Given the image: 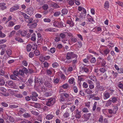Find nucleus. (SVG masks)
<instances>
[{"instance_id": "bf43d9fd", "label": "nucleus", "mask_w": 123, "mask_h": 123, "mask_svg": "<svg viewBox=\"0 0 123 123\" xmlns=\"http://www.w3.org/2000/svg\"><path fill=\"white\" fill-rule=\"evenodd\" d=\"M52 65L53 67L56 68L58 66V64L57 62H55L52 64Z\"/></svg>"}, {"instance_id": "79ce46f5", "label": "nucleus", "mask_w": 123, "mask_h": 123, "mask_svg": "<svg viewBox=\"0 0 123 123\" xmlns=\"http://www.w3.org/2000/svg\"><path fill=\"white\" fill-rule=\"evenodd\" d=\"M5 82L4 80L3 79H0V85H3L5 84Z\"/></svg>"}, {"instance_id": "6e6d98bb", "label": "nucleus", "mask_w": 123, "mask_h": 123, "mask_svg": "<svg viewBox=\"0 0 123 123\" xmlns=\"http://www.w3.org/2000/svg\"><path fill=\"white\" fill-rule=\"evenodd\" d=\"M116 3L118 4L119 6L123 7V3L119 1L116 2Z\"/></svg>"}, {"instance_id": "c03bdc74", "label": "nucleus", "mask_w": 123, "mask_h": 123, "mask_svg": "<svg viewBox=\"0 0 123 123\" xmlns=\"http://www.w3.org/2000/svg\"><path fill=\"white\" fill-rule=\"evenodd\" d=\"M60 77L61 79L63 81L65 80L66 77L65 76L64 74H62L61 75Z\"/></svg>"}, {"instance_id": "338daca9", "label": "nucleus", "mask_w": 123, "mask_h": 123, "mask_svg": "<svg viewBox=\"0 0 123 123\" xmlns=\"http://www.w3.org/2000/svg\"><path fill=\"white\" fill-rule=\"evenodd\" d=\"M83 86L84 88H87L88 86V85L87 83L85 82H83Z\"/></svg>"}, {"instance_id": "4d7b16f0", "label": "nucleus", "mask_w": 123, "mask_h": 123, "mask_svg": "<svg viewBox=\"0 0 123 123\" xmlns=\"http://www.w3.org/2000/svg\"><path fill=\"white\" fill-rule=\"evenodd\" d=\"M0 91L3 92H5L6 91V90L4 87H0Z\"/></svg>"}, {"instance_id": "c756f323", "label": "nucleus", "mask_w": 123, "mask_h": 123, "mask_svg": "<svg viewBox=\"0 0 123 123\" xmlns=\"http://www.w3.org/2000/svg\"><path fill=\"white\" fill-rule=\"evenodd\" d=\"M97 104V102L95 101L94 102L93 105V106L92 108V110L93 111H95L96 109Z\"/></svg>"}, {"instance_id": "412c9836", "label": "nucleus", "mask_w": 123, "mask_h": 123, "mask_svg": "<svg viewBox=\"0 0 123 123\" xmlns=\"http://www.w3.org/2000/svg\"><path fill=\"white\" fill-rule=\"evenodd\" d=\"M19 14L22 15H23L24 18L27 19L28 18L29 16L27 15L25 13L21 12H19Z\"/></svg>"}, {"instance_id": "4c0bfd02", "label": "nucleus", "mask_w": 123, "mask_h": 123, "mask_svg": "<svg viewBox=\"0 0 123 123\" xmlns=\"http://www.w3.org/2000/svg\"><path fill=\"white\" fill-rule=\"evenodd\" d=\"M53 82L55 84H56L59 82V79L57 78L53 80Z\"/></svg>"}, {"instance_id": "9b49d317", "label": "nucleus", "mask_w": 123, "mask_h": 123, "mask_svg": "<svg viewBox=\"0 0 123 123\" xmlns=\"http://www.w3.org/2000/svg\"><path fill=\"white\" fill-rule=\"evenodd\" d=\"M91 115V114L90 113H86L84 114V117L86 121H87L89 119Z\"/></svg>"}, {"instance_id": "4be33fe9", "label": "nucleus", "mask_w": 123, "mask_h": 123, "mask_svg": "<svg viewBox=\"0 0 123 123\" xmlns=\"http://www.w3.org/2000/svg\"><path fill=\"white\" fill-rule=\"evenodd\" d=\"M10 77L11 79L13 80H18V79L14 75H11L10 76Z\"/></svg>"}, {"instance_id": "7ed1b4c3", "label": "nucleus", "mask_w": 123, "mask_h": 123, "mask_svg": "<svg viewBox=\"0 0 123 123\" xmlns=\"http://www.w3.org/2000/svg\"><path fill=\"white\" fill-rule=\"evenodd\" d=\"M110 95L108 91H106L104 92L103 94V98L105 100H106L109 98Z\"/></svg>"}, {"instance_id": "8fccbe9b", "label": "nucleus", "mask_w": 123, "mask_h": 123, "mask_svg": "<svg viewBox=\"0 0 123 123\" xmlns=\"http://www.w3.org/2000/svg\"><path fill=\"white\" fill-rule=\"evenodd\" d=\"M18 74L21 76H23L24 74V72L22 70H21L18 71Z\"/></svg>"}, {"instance_id": "cd10ccee", "label": "nucleus", "mask_w": 123, "mask_h": 123, "mask_svg": "<svg viewBox=\"0 0 123 123\" xmlns=\"http://www.w3.org/2000/svg\"><path fill=\"white\" fill-rule=\"evenodd\" d=\"M32 46L30 44H28L26 46V49L28 51H31Z\"/></svg>"}, {"instance_id": "5fc2aeb1", "label": "nucleus", "mask_w": 123, "mask_h": 123, "mask_svg": "<svg viewBox=\"0 0 123 123\" xmlns=\"http://www.w3.org/2000/svg\"><path fill=\"white\" fill-rule=\"evenodd\" d=\"M102 62H101V64L102 66H104L106 64V62L104 59L102 60Z\"/></svg>"}, {"instance_id": "e433bc0d", "label": "nucleus", "mask_w": 123, "mask_h": 123, "mask_svg": "<svg viewBox=\"0 0 123 123\" xmlns=\"http://www.w3.org/2000/svg\"><path fill=\"white\" fill-rule=\"evenodd\" d=\"M36 35L34 33H33V34L32 35L31 38V40L33 41H35L36 39Z\"/></svg>"}, {"instance_id": "052dcab7", "label": "nucleus", "mask_w": 123, "mask_h": 123, "mask_svg": "<svg viewBox=\"0 0 123 123\" xmlns=\"http://www.w3.org/2000/svg\"><path fill=\"white\" fill-rule=\"evenodd\" d=\"M37 97L34 96H31V99L33 101H37Z\"/></svg>"}, {"instance_id": "f03ea898", "label": "nucleus", "mask_w": 123, "mask_h": 123, "mask_svg": "<svg viewBox=\"0 0 123 123\" xmlns=\"http://www.w3.org/2000/svg\"><path fill=\"white\" fill-rule=\"evenodd\" d=\"M96 87L100 91H102L105 90V87L103 86H100L99 81L97 82L96 84Z\"/></svg>"}, {"instance_id": "39448f33", "label": "nucleus", "mask_w": 123, "mask_h": 123, "mask_svg": "<svg viewBox=\"0 0 123 123\" xmlns=\"http://www.w3.org/2000/svg\"><path fill=\"white\" fill-rule=\"evenodd\" d=\"M63 23L62 22L59 23L58 21H55L53 23V25L55 26L58 27H62L63 26Z\"/></svg>"}, {"instance_id": "bb28decb", "label": "nucleus", "mask_w": 123, "mask_h": 123, "mask_svg": "<svg viewBox=\"0 0 123 123\" xmlns=\"http://www.w3.org/2000/svg\"><path fill=\"white\" fill-rule=\"evenodd\" d=\"M15 25V23L14 22L12 21H10L8 23V27H12L13 26Z\"/></svg>"}, {"instance_id": "2eb2a0df", "label": "nucleus", "mask_w": 123, "mask_h": 123, "mask_svg": "<svg viewBox=\"0 0 123 123\" xmlns=\"http://www.w3.org/2000/svg\"><path fill=\"white\" fill-rule=\"evenodd\" d=\"M19 8V7L18 6H14L11 8L10 10L11 12H13L18 9Z\"/></svg>"}, {"instance_id": "b1692460", "label": "nucleus", "mask_w": 123, "mask_h": 123, "mask_svg": "<svg viewBox=\"0 0 123 123\" xmlns=\"http://www.w3.org/2000/svg\"><path fill=\"white\" fill-rule=\"evenodd\" d=\"M112 103L111 100L109 99L106 102V103L105 104V106H108L110 105Z\"/></svg>"}, {"instance_id": "393cba45", "label": "nucleus", "mask_w": 123, "mask_h": 123, "mask_svg": "<svg viewBox=\"0 0 123 123\" xmlns=\"http://www.w3.org/2000/svg\"><path fill=\"white\" fill-rule=\"evenodd\" d=\"M99 71L101 73H104L107 71V69L105 68L102 67L99 69Z\"/></svg>"}, {"instance_id": "ddd939ff", "label": "nucleus", "mask_w": 123, "mask_h": 123, "mask_svg": "<svg viewBox=\"0 0 123 123\" xmlns=\"http://www.w3.org/2000/svg\"><path fill=\"white\" fill-rule=\"evenodd\" d=\"M6 4L4 3H0V7L1 9L3 10L6 8V6H5Z\"/></svg>"}, {"instance_id": "1a4fd4ad", "label": "nucleus", "mask_w": 123, "mask_h": 123, "mask_svg": "<svg viewBox=\"0 0 123 123\" xmlns=\"http://www.w3.org/2000/svg\"><path fill=\"white\" fill-rule=\"evenodd\" d=\"M89 78L91 80L93 81L96 82V83L97 82L99 81H97L96 77L94 75H90L89 77Z\"/></svg>"}, {"instance_id": "3c124183", "label": "nucleus", "mask_w": 123, "mask_h": 123, "mask_svg": "<svg viewBox=\"0 0 123 123\" xmlns=\"http://www.w3.org/2000/svg\"><path fill=\"white\" fill-rule=\"evenodd\" d=\"M35 16L37 18H40L42 17V15L38 13L36 14Z\"/></svg>"}, {"instance_id": "c9c22d12", "label": "nucleus", "mask_w": 123, "mask_h": 123, "mask_svg": "<svg viewBox=\"0 0 123 123\" xmlns=\"http://www.w3.org/2000/svg\"><path fill=\"white\" fill-rule=\"evenodd\" d=\"M68 11L65 8L63 9L62 11V13L64 14H67L68 13Z\"/></svg>"}, {"instance_id": "20e7f679", "label": "nucleus", "mask_w": 123, "mask_h": 123, "mask_svg": "<svg viewBox=\"0 0 123 123\" xmlns=\"http://www.w3.org/2000/svg\"><path fill=\"white\" fill-rule=\"evenodd\" d=\"M26 12L30 15H32L33 13V9L31 7L28 8L26 9Z\"/></svg>"}, {"instance_id": "37998d69", "label": "nucleus", "mask_w": 123, "mask_h": 123, "mask_svg": "<svg viewBox=\"0 0 123 123\" xmlns=\"http://www.w3.org/2000/svg\"><path fill=\"white\" fill-rule=\"evenodd\" d=\"M15 39L17 41L20 43L22 42L23 41V40L22 39L19 37L15 38Z\"/></svg>"}, {"instance_id": "0e129e2a", "label": "nucleus", "mask_w": 123, "mask_h": 123, "mask_svg": "<svg viewBox=\"0 0 123 123\" xmlns=\"http://www.w3.org/2000/svg\"><path fill=\"white\" fill-rule=\"evenodd\" d=\"M15 96L16 97L18 98H21L23 97L22 95L21 94H17Z\"/></svg>"}, {"instance_id": "f257e3e1", "label": "nucleus", "mask_w": 123, "mask_h": 123, "mask_svg": "<svg viewBox=\"0 0 123 123\" xmlns=\"http://www.w3.org/2000/svg\"><path fill=\"white\" fill-rule=\"evenodd\" d=\"M56 101V98H51L48 99L46 104L48 106H50L54 104Z\"/></svg>"}, {"instance_id": "4468645a", "label": "nucleus", "mask_w": 123, "mask_h": 123, "mask_svg": "<svg viewBox=\"0 0 123 123\" xmlns=\"http://www.w3.org/2000/svg\"><path fill=\"white\" fill-rule=\"evenodd\" d=\"M44 85L46 86L49 88H51L52 87V85L48 81L45 82Z\"/></svg>"}, {"instance_id": "c85d7f7f", "label": "nucleus", "mask_w": 123, "mask_h": 123, "mask_svg": "<svg viewBox=\"0 0 123 123\" xmlns=\"http://www.w3.org/2000/svg\"><path fill=\"white\" fill-rule=\"evenodd\" d=\"M52 6L55 8H58L60 7L57 4L55 3H53L51 4Z\"/></svg>"}, {"instance_id": "13d9d810", "label": "nucleus", "mask_w": 123, "mask_h": 123, "mask_svg": "<svg viewBox=\"0 0 123 123\" xmlns=\"http://www.w3.org/2000/svg\"><path fill=\"white\" fill-rule=\"evenodd\" d=\"M68 86V85L67 83H66L63 84L62 86V87L63 88L66 89Z\"/></svg>"}, {"instance_id": "58836bf2", "label": "nucleus", "mask_w": 123, "mask_h": 123, "mask_svg": "<svg viewBox=\"0 0 123 123\" xmlns=\"http://www.w3.org/2000/svg\"><path fill=\"white\" fill-rule=\"evenodd\" d=\"M73 88L74 92L75 93H77L78 92V89L75 86H73Z\"/></svg>"}, {"instance_id": "e2e57ef3", "label": "nucleus", "mask_w": 123, "mask_h": 123, "mask_svg": "<svg viewBox=\"0 0 123 123\" xmlns=\"http://www.w3.org/2000/svg\"><path fill=\"white\" fill-rule=\"evenodd\" d=\"M44 67L45 68H47L49 66V64L47 62H45L43 63Z\"/></svg>"}, {"instance_id": "a211bd4d", "label": "nucleus", "mask_w": 123, "mask_h": 123, "mask_svg": "<svg viewBox=\"0 0 123 123\" xmlns=\"http://www.w3.org/2000/svg\"><path fill=\"white\" fill-rule=\"evenodd\" d=\"M83 14V13H81L79 16V18L77 17L75 19V21H79L81 20L83 17L82 15Z\"/></svg>"}, {"instance_id": "f8f14e48", "label": "nucleus", "mask_w": 123, "mask_h": 123, "mask_svg": "<svg viewBox=\"0 0 123 123\" xmlns=\"http://www.w3.org/2000/svg\"><path fill=\"white\" fill-rule=\"evenodd\" d=\"M108 111L110 115L108 116L109 117H111L112 115L116 114V112H114L113 110L109 109L108 110Z\"/></svg>"}, {"instance_id": "f704fd0d", "label": "nucleus", "mask_w": 123, "mask_h": 123, "mask_svg": "<svg viewBox=\"0 0 123 123\" xmlns=\"http://www.w3.org/2000/svg\"><path fill=\"white\" fill-rule=\"evenodd\" d=\"M78 10L79 11H82L84 12H86V10L83 7L81 6H79L78 7Z\"/></svg>"}, {"instance_id": "dca6fc26", "label": "nucleus", "mask_w": 123, "mask_h": 123, "mask_svg": "<svg viewBox=\"0 0 123 123\" xmlns=\"http://www.w3.org/2000/svg\"><path fill=\"white\" fill-rule=\"evenodd\" d=\"M54 117V116L53 114H49L46 116V118L47 119L50 120L52 119Z\"/></svg>"}, {"instance_id": "f3484780", "label": "nucleus", "mask_w": 123, "mask_h": 123, "mask_svg": "<svg viewBox=\"0 0 123 123\" xmlns=\"http://www.w3.org/2000/svg\"><path fill=\"white\" fill-rule=\"evenodd\" d=\"M84 81V79L81 76H79L78 77V83L80 84L81 81Z\"/></svg>"}, {"instance_id": "774afa93", "label": "nucleus", "mask_w": 123, "mask_h": 123, "mask_svg": "<svg viewBox=\"0 0 123 123\" xmlns=\"http://www.w3.org/2000/svg\"><path fill=\"white\" fill-rule=\"evenodd\" d=\"M118 86L120 88L122 89L123 88V84L120 82L118 84Z\"/></svg>"}, {"instance_id": "680f3d73", "label": "nucleus", "mask_w": 123, "mask_h": 123, "mask_svg": "<svg viewBox=\"0 0 123 123\" xmlns=\"http://www.w3.org/2000/svg\"><path fill=\"white\" fill-rule=\"evenodd\" d=\"M43 21L45 22H50V20L49 18H45L43 19Z\"/></svg>"}, {"instance_id": "a18cd8bd", "label": "nucleus", "mask_w": 123, "mask_h": 123, "mask_svg": "<svg viewBox=\"0 0 123 123\" xmlns=\"http://www.w3.org/2000/svg\"><path fill=\"white\" fill-rule=\"evenodd\" d=\"M19 88L21 89H23L25 87V84H20L19 85Z\"/></svg>"}, {"instance_id": "423d86ee", "label": "nucleus", "mask_w": 123, "mask_h": 123, "mask_svg": "<svg viewBox=\"0 0 123 123\" xmlns=\"http://www.w3.org/2000/svg\"><path fill=\"white\" fill-rule=\"evenodd\" d=\"M76 112L75 115V117L76 119H79L81 117V112L79 111L78 109L75 111Z\"/></svg>"}, {"instance_id": "603ef678", "label": "nucleus", "mask_w": 123, "mask_h": 123, "mask_svg": "<svg viewBox=\"0 0 123 123\" xmlns=\"http://www.w3.org/2000/svg\"><path fill=\"white\" fill-rule=\"evenodd\" d=\"M9 107L11 109H13L18 107V106L15 105H9Z\"/></svg>"}, {"instance_id": "7c9ffc66", "label": "nucleus", "mask_w": 123, "mask_h": 123, "mask_svg": "<svg viewBox=\"0 0 123 123\" xmlns=\"http://www.w3.org/2000/svg\"><path fill=\"white\" fill-rule=\"evenodd\" d=\"M27 19H28V21L27 19H26L25 20V21L27 23H31L33 20V18H28Z\"/></svg>"}, {"instance_id": "5701e85b", "label": "nucleus", "mask_w": 123, "mask_h": 123, "mask_svg": "<svg viewBox=\"0 0 123 123\" xmlns=\"http://www.w3.org/2000/svg\"><path fill=\"white\" fill-rule=\"evenodd\" d=\"M3 28V27L2 26H0V37L2 38H3L6 36L5 35L2 33L1 32V30Z\"/></svg>"}, {"instance_id": "6e6552de", "label": "nucleus", "mask_w": 123, "mask_h": 123, "mask_svg": "<svg viewBox=\"0 0 123 123\" xmlns=\"http://www.w3.org/2000/svg\"><path fill=\"white\" fill-rule=\"evenodd\" d=\"M54 70V69L51 68L48 69H47L46 71L47 74L48 75H50Z\"/></svg>"}, {"instance_id": "a19ab883", "label": "nucleus", "mask_w": 123, "mask_h": 123, "mask_svg": "<svg viewBox=\"0 0 123 123\" xmlns=\"http://www.w3.org/2000/svg\"><path fill=\"white\" fill-rule=\"evenodd\" d=\"M15 31H12L10 34L9 35V37H11L13 36L15 34Z\"/></svg>"}, {"instance_id": "473e14b6", "label": "nucleus", "mask_w": 123, "mask_h": 123, "mask_svg": "<svg viewBox=\"0 0 123 123\" xmlns=\"http://www.w3.org/2000/svg\"><path fill=\"white\" fill-rule=\"evenodd\" d=\"M63 95L64 96L65 98L67 100V99L69 97V94L66 93H62Z\"/></svg>"}, {"instance_id": "69168bd1", "label": "nucleus", "mask_w": 123, "mask_h": 123, "mask_svg": "<svg viewBox=\"0 0 123 123\" xmlns=\"http://www.w3.org/2000/svg\"><path fill=\"white\" fill-rule=\"evenodd\" d=\"M89 94L90 95H88V98L89 99H93L94 96L95 95L94 94Z\"/></svg>"}, {"instance_id": "72a5a7b5", "label": "nucleus", "mask_w": 123, "mask_h": 123, "mask_svg": "<svg viewBox=\"0 0 123 123\" xmlns=\"http://www.w3.org/2000/svg\"><path fill=\"white\" fill-rule=\"evenodd\" d=\"M23 116L25 118L29 117L31 116V115L29 114L26 112L24 113Z\"/></svg>"}, {"instance_id": "ea45409f", "label": "nucleus", "mask_w": 123, "mask_h": 123, "mask_svg": "<svg viewBox=\"0 0 123 123\" xmlns=\"http://www.w3.org/2000/svg\"><path fill=\"white\" fill-rule=\"evenodd\" d=\"M76 107L74 105L72 106L70 108V110L72 112H73L75 109Z\"/></svg>"}, {"instance_id": "de8ad7c7", "label": "nucleus", "mask_w": 123, "mask_h": 123, "mask_svg": "<svg viewBox=\"0 0 123 123\" xmlns=\"http://www.w3.org/2000/svg\"><path fill=\"white\" fill-rule=\"evenodd\" d=\"M31 113L35 115H38L39 114L38 112H37L34 111H31Z\"/></svg>"}, {"instance_id": "864d4df0", "label": "nucleus", "mask_w": 123, "mask_h": 123, "mask_svg": "<svg viewBox=\"0 0 123 123\" xmlns=\"http://www.w3.org/2000/svg\"><path fill=\"white\" fill-rule=\"evenodd\" d=\"M27 34L26 32L25 31H21V34L22 36H25Z\"/></svg>"}, {"instance_id": "9d476101", "label": "nucleus", "mask_w": 123, "mask_h": 123, "mask_svg": "<svg viewBox=\"0 0 123 123\" xmlns=\"http://www.w3.org/2000/svg\"><path fill=\"white\" fill-rule=\"evenodd\" d=\"M77 55H75V54H67V56L66 57L67 60L71 59L72 58H74V57L75 56L76 57Z\"/></svg>"}, {"instance_id": "aec40b11", "label": "nucleus", "mask_w": 123, "mask_h": 123, "mask_svg": "<svg viewBox=\"0 0 123 123\" xmlns=\"http://www.w3.org/2000/svg\"><path fill=\"white\" fill-rule=\"evenodd\" d=\"M85 92L87 94H91L93 92L90 88H88L85 90Z\"/></svg>"}, {"instance_id": "2f4dec72", "label": "nucleus", "mask_w": 123, "mask_h": 123, "mask_svg": "<svg viewBox=\"0 0 123 123\" xmlns=\"http://www.w3.org/2000/svg\"><path fill=\"white\" fill-rule=\"evenodd\" d=\"M109 6V3L108 1H106L105 2L104 7L105 9L108 8Z\"/></svg>"}, {"instance_id": "a878e982", "label": "nucleus", "mask_w": 123, "mask_h": 123, "mask_svg": "<svg viewBox=\"0 0 123 123\" xmlns=\"http://www.w3.org/2000/svg\"><path fill=\"white\" fill-rule=\"evenodd\" d=\"M69 116V114L67 111L65 112L63 115L64 117L65 118H67Z\"/></svg>"}, {"instance_id": "6ab92c4d", "label": "nucleus", "mask_w": 123, "mask_h": 123, "mask_svg": "<svg viewBox=\"0 0 123 123\" xmlns=\"http://www.w3.org/2000/svg\"><path fill=\"white\" fill-rule=\"evenodd\" d=\"M74 79L73 77L71 78L68 80V81L69 83L70 84H72L73 85H75V82H74Z\"/></svg>"}, {"instance_id": "0eeeda50", "label": "nucleus", "mask_w": 123, "mask_h": 123, "mask_svg": "<svg viewBox=\"0 0 123 123\" xmlns=\"http://www.w3.org/2000/svg\"><path fill=\"white\" fill-rule=\"evenodd\" d=\"M59 99L60 101V102L61 103L65 102L67 100L62 94H61L60 95Z\"/></svg>"}, {"instance_id": "49530a36", "label": "nucleus", "mask_w": 123, "mask_h": 123, "mask_svg": "<svg viewBox=\"0 0 123 123\" xmlns=\"http://www.w3.org/2000/svg\"><path fill=\"white\" fill-rule=\"evenodd\" d=\"M112 102L113 103H115L117 101V99L115 97H113L112 98Z\"/></svg>"}, {"instance_id": "09e8293b", "label": "nucleus", "mask_w": 123, "mask_h": 123, "mask_svg": "<svg viewBox=\"0 0 123 123\" xmlns=\"http://www.w3.org/2000/svg\"><path fill=\"white\" fill-rule=\"evenodd\" d=\"M1 104L3 106L5 107H7L8 106V104L4 102H2Z\"/></svg>"}]
</instances>
